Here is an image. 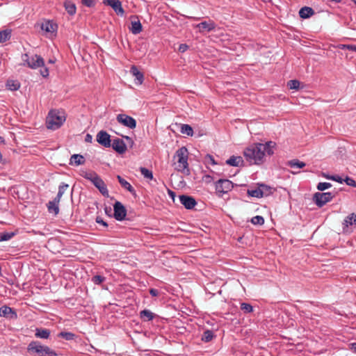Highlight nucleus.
<instances>
[{"instance_id":"1","label":"nucleus","mask_w":356,"mask_h":356,"mask_svg":"<svg viewBox=\"0 0 356 356\" xmlns=\"http://www.w3.org/2000/svg\"><path fill=\"white\" fill-rule=\"evenodd\" d=\"M276 143L268 141L265 143H254L244 149L243 156L250 165H261L266 161L267 156L274 154Z\"/></svg>"},{"instance_id":"2","label":"nucleus","mask_w":356,"mask_h":356,"mask_svg":"<svg viewBox=\"0 0 356 356\" xmlns=\"http://www.w3.org/2000/svg\"><path fill=\"white\" fill-rule=\"evenodd\" d=\"M22 60L24 66H27L31 69L42 67V68L40 70V74L44 78L49 76V70L44 67V59L40 56L37 54L30 56L29 54H24L22 55Z\"/></svg>"},{"instance_id":"3","label":"nucleus","mask_w":356,"mask_h":356,"mask_svg":"<svg viewBox=\"0 0 356 356\" xmlns=\"http://www.w3.org/2000/svg\"><path fill=\"white\" fill-rule=\"evenodd\" d=\"M27 351L33 356H57V353L47 346L42 345L38 341H31Z\"/></svg>"},{"instance_id":"4","label":"nucleus","mask_w":356,"mask_h":356,"mask_svg":"<svg viewBox=\"0 0 356 356\" xmlns=\"http://www.w3.org/2000/svg\"><path fill=\"white\" fill-rule=\"evenodd\" d=\"M66 120L63 111L51 110L47 118V127L51 129L60 128Z\"/></svg>"},{"instance_id":"5","label":"nucleus","mask_w":356,"mask_h":356,"mask_svg":"<svg viewBox=\"0 0 356 356\" xmlns=\"http://www.w3.org/2000/svg\"><path fill=\"white\" fill-rule=\"evenodd\" d=\"M188 152L185 147H181L176 151L174 156V159L176 160L174 163L175 170L181 172H184L186 170L188 171Z\"/></svg>"},{"instance_id":"6","label":"nucleus","mask_w":356,"mask_h":356,"mask_svg":"<svg viewBox=\"0 0 356 356\" xmlns=\"http://www.w3.org/2000/svg\"><path fill=\"white\" fill-rule=\"evenodd\" d=\"M216 193L219 197L231 191L234 188L233 183L229 179H220L215 183Z\"/></svg>"},{"instance_id":"7","label":"nucleus","mask_w":356,"mask_h":356,"mask_svg":"<svg viewBox=\"0 0 356 356\" xmlns=\"http://www.w3.org/2000/svg\"><path fill=\"white\" fill-rule=\"evenodd\" d=\"M337 192L315 193L313 195V201L318 207H322L326 203L330 202L336 195Z\"/></svg>"},{"instance_id":"8","label":"nucleus","mask_w":356,"mask_h":356,"mask_svg":"<svg viewBox=\"0 0 356 356\" xmlns=\"http://www.w3.org/2000/svg\"><path fill=\"white\" fill-rule=\"evenodd\" d=\"M116 120L119 123L129 129H134L136 127V120L126 114H118L116 117Z\"/></svg>"},{"instance_id":"9","label":"nucleus","mask_w":356,"mask_h":356,"mask_svg":"<svg viewBox=\"0 0 356 356\" xmlns=\"http://www.w3.org/2000/svg\"><path fill=\"white\" fill-rule=\"evenodd\" d=\"M114 218L119 221L124 220L127 215V209L120 202H115L113 205Z\"/></svg>"},{"instance_id":"10","label":"nucleus","mask_w":356,"mask_h":356,"mask_svg":"<svg viewBox=\"0 0 356 356\" xmlns=\"http://www.w3.org/2000/svg\"><path fill=\"white\" fill-rule=\"evenodd\" d=\"M103 3L111 6L118 15L122 17L124 15V10L120 0H104Z\"/></svg>"},{"instance_id":"11","label":"nucleus","mask_w":356,"mask_h":356,"mask_svg":"<svg viewBox=\"0 0 356 356\" xmlns=\"http://www.w3.org/2000/svg\"><path fill=\"white\" fill-rule=\"evenodd\" d=\"M97 141L105 147H110L111 140L110 135L105 131H100L97 134Z\"/></svg>"},{"instance_id":"12","label":"nucleus","mask_w":356,"mask_h":356,"mask_svg":"<svg viewBox=\"0 0 356 356\" xmlns=\"http://www.w3.org/2000/svg\"><path fill=\"white\" fill-rule=\"evenodd\" d=\"M92 183L96 188H98L99 192L104 197H108V191L107 189L106 185L99 175H97L94 180H92Z\"/></svg>"},{"instance_id":"13","label":"nucleus","mask_w":356,"mask_h":356,"mask_svg":"<svg viewBox=\"0 0 356 356\" xmlns=\"http://www.w3.org/2000/svg\"><path fill=\"white\" fill-rule=\"evenodd\" d=\"M180 202L184 206L186 209H192L197 204V202L194 197L186 195H181L179 196Z\"/></svg>"},{"instance_id":"14","label":"nucleus","mask_w":356,"mask_h":356,"mask_svg":"<svg viewBox=\"0 0 356 356\" xmlns=\"http://www.w3.org/2000/svg\"><path fill=\"white\" fill-rule=\"evenodd\" d=\"M0 316L9 319H16L17 318V312L6 305L0 307Z\"/></svg>"},{"instance_id":"15","label":"nucleus","mask_w":356,"mask_h":356,"mask_svg":"<svg viewBox=\"0 0 356 356\" xmlns=\"http://www.w3.org/2000/svg\"><path fill=\"white\" fill-rule=\"evenodd\" d=\"M112 148L119 154H123L127 150V145L120 138H115L113 140L111 143Z\"/></svg>"},{"instance_id":"16","label":"nucleus","mask_w":356,"mask_h":356,"mask_svg":"<svg viewBox=\"0 0 356 356\" xmlns=\"http://www.w3.org/2000/svg\"><path fill=\"white\" fill-rule=\"evenodd\" d=\"M131 19H137L136 21H131V26L129 28L130 31L134 34H138L143 31V26L142 24L138 19V16L133 15L131 17Z\"/></svg>"},{"instance_id":"17","label":"nucleus","mask_w":356,"mask_h":356,"mask_svg":"<svg viewBox=\"0 0 356 356\" xmlns=\"http://www.w3.org/2000/svg\"><path fill=\"white\" fill-rule=\"evenodd\" d=\"M197 27L199 28L200 32L205 31L209 32V31H211L215 29L216 24L211 20H209L208 22L204 21V22H202L201 23L198 24L197 25Z\"/></svg>"},{"instance_id":"18","label":"nucleus","mask_w":356,"mask_h":356,"mask_svg":"<svg viewBox=\"0 0 356 356\" xmlns=\"http://www.w3.org/2000/svg\"><path fill=\"white\" fill-rule=\"evenodd\" d=\"M243 163V158L240 156H232L229 159L226 161V164L234 166V167H238L240 165H242Z\"/></svg>"},{"instance_id":"19","label":"nucleus","mask_w":356,"mask_h":356,"mask_svg":"<svg viewBox=\"0 0 356 356\" xmlns=\"http://www.w3.org/2000/svg\"><path fill=\"white\" fill-rule=\"evenodd\" d=\"M56 29L57 25L51 21H46L41 24V29L47 33H54Z\"/></svg>"},{"instance_id":"20","label":"nucleus","mask_w":356,"mask_h":356,"mask_svg":"<svg viewBox=\"0 0 356 356\" xmlns=\"http://www.w3.org/2000/svg\"><path fill=\"white\" fill-rule=\"evenodd\" d=\"M314 10L308 6L302 7L299 11V15L302 19H307L314 15Z\"/></svg>"},{"instance_id":"21","label":"nucleus","mask_w":356,"mask_h":356,"mask_svg":"<svg viewBox=\"0 0 356 356\" xmlns=\"http://www.w3.org/2000/svg\"><path fill=\"white\" fill-rule=\"evenodd\" d=\"M353 225H356V214L354 213H350L344 219L343 222V232H345L346 228H348V226Z\"/></svg>"},{"instance_id":"22","label":"nucleus","mask_w":356,"mask_h":356,"mask_svg":"<svg viewBox=\"0 0 356 356\" xmlns=\"http://www.w3.org/2000/svg\"><path fill=\"white\" fill-rule=\"evenodd\" d=\"M65 10L70 15H75L76 12V7L74 3L70 0H66L63 4Z\"/></svg>"},{"instance_id":"23","label":"nucleus","mask_w":356,"mask_h":356,"mask_svg":"<svg viewBox=\"0 0 356 356\" xmlns=\"http://www.w3.org/2000/svg\"><path fill=\"white\" fill-rule=\"evenodd\" d=\"M117 179L120 184V185L127 189L128 191H129L131 194L136 195V191L133 188V186L124 178H122L121 176L118 175Z\"/></svg>"},{"instance_id":"24","label":"nucleus","mask_w":356,"mask_h":356,"mask_svg":"<svg viewBox=\"0 0 356 356\" xmlns=\"http://www.w3.org/2000/svg\"><path fill=\"white\" fill-rule=\"evenodd\" d=\"M155 316H156V314H154L153 312H152L149 309H144L140 312V318L143 321H152L155 318Z\"/></svg>"},{"instance_id":"25","label":"nucleus","mask_w":356,"mask_h":356,"mask_svg":"<svg viewBox=\"0 0 356 356\" xmlns=\"http://www.w3.org/2000/svg\"><path fill=\"white\" fill-rule=\"evenodd\" d=\"M86 160L81 154H73L70 160V165H80L84 164Z\"/></svg>"},{"instance_id":"26","label":"nucleus","mask_w":356,"mask_h":356,"mask_svg":"<svg viewBox=\"0 0 356 356\" xmlns=\"http://www.w3.org/2000/svg\"><path fill=\"white\" fill-rule=\"evenodd\" d=\"M130 72L136 77V79L138 81V84H141L143 82V74L138 70L136 66L133 65L131 67Z\"/></svg>"},{"instance_id":"27","label":"nucleus","mask_w":356,"mask_h":356,"mask_svg":"<svg viewBox=\"0 0 356 356\" xmlns=\"http://www.w3.org/2000/svg\"><path fill=\"white\" fill-rule=\"evenodd\" d=\"M35 336L37 338L47 339L50 336V331L44 328H36Z\"/></svg>"},{"instance_id":"28","label":"nucleus","mask_w":356,"mask_h":356,"mask_svg":"<svg viewBox=\"0 0 356 356\" xmlns=\"http://www.w3.org/2000/svg\"><path fill=\"white\" fill-rule=\"evenodd\" d=\"M69 188V185L67 184L61 183L58 187V192L57 195L55 197V202H60V199L67 189Z\"/></svg>"},{"instance_id":"29","label":"nucleus","mask_w":356,"mask_h":356,"mask_svg":"<svg viewBox=\"0 0 356 356\" xmlns=\"http://www.w3.org/2000/svg\"><path fill=\"white\" fill-rule=\"evenodd\" d=\"M80 175L85 179L90 180L92 182V180H94L95 178L98 175L94 171H88L81 170L80 171Z\"/></svg>"},{"instance_id":"30","label":"nucleus","mask_w":356,"mask_h":356,"mask_svg":"<svg viewBox=\"0 0 356 356\" xmlns=\"http://www.w3.org/2000/svg\"><path fill=\"white\" fill-rule=\"evenodd\" d=\"M11 29H5L0 31V43L5 42L9 40L11 38Z\"/></svg>"},{"instance_id":"31","label":"nucleus","mask_w":356,"mask_h":356,"mask_svg":"<svg viewBox=\"0 0 356 356\" xmlns=\"http://www.w3.org/2000/svg\"><path fill=\"white\" fill-rule=\"evenodd\" d=\"M6 87L10 90L16 91L20 88V83L17 80H8Z\"/></svg>"},{"instance_id":"32","label":"nucleus","mask_w":356,"mask_h":356,"mask_svg":"<svg viewBox=\"0 0 356 356\" xmlns=\"http://www.w3.org/2000/svg\"><path fill=\"white\" fill-rule=\"evenodd\" d=\"M59 202H55V198L52 201H49L47 204L48 211L51 213L54 211L55 215H57L59 212L58 208Z\"/></svg>"},{"instance_id":"33","label":"nucleus","mask_w":356,"mask_h":356,"mask_svg":"<svg viewBox=\"0 0 356 356\" xmlns=\"http://www.w3.org/2000/svg\"><path fill=\"white\" fill-rule=\"evenodd\" d=\"M58 337L64 339L67 341H72L76 339L77 336L70 332H60L58 333Z\"/></svg>"},{"instance_id":"34","label":"nucleus","mask_w":356,"mask_h":356,"mask_svg":"<svg viewBox=\"0 0 356 356\" xmlns=\"http://www.w3.org/2000/svg\"><path fill=\"white\" fill-rule=\"evenodd\" d=\"M288 165L292 168H302L306 165V164L298 159H293L288 161Z\"/></svg>"},{"instance_id":"35","label":"nucleus","mask_w":356,"mask_h":356,"mask_svg":"<svg viewBox=\"0 0 356 356\" xmlns=\"http://www.w3.org/2000/svg\"><path fill=\"white\" fill-rule=\"evenodd\" d=\"M247 193L250 197H257V198L262 197V191L259 188V186L257 188H256L254 189H248L247 191Z\"/></svg>"},{"instance_id":"36","label":"nucleus","mask_w":356,"mask_h":356,"mask_svg":"<svg viewBox=\"0 0 356 356\" xmlns=\"http://www.w3.org/2000/svg\"><path fill=\"white\" fill-rule=\"evenodd\" d=\"M259 188L262 191V197L264 196H268L273 193V188L264 184H259Z\"/></svg>"},{"instance_id":"37","label":"nucleus","mask_w":356,"mask_h":356,"mask_svg":"<svg viewBox=\"0 0 356 356\" xmlns=\"http://www.w3.org/2000/svg\"><path fill=\"white\" fill-rule=\"evenodd\" d=\"M180 131L181 134L187 136H193V128L190 125L186 124H181Z\"/></svg>"},{"instance_id":"38","label":"nucleus","mask_w":356,"mask_h":356,"mask_svg":"<svg viewBox=\"0 0 356 356\" xmlns=\"http://www.w3.org/2000/svg\"><path fill=\"white\" fill-rule=\"evenodd\" d=\"M213 338V333L211 330H207L202 336V340L204 342H209Z\"/></svg>"},{"instance_id":"39","label":"nucleus","mask_w":356,"mask_h":356,"mask_svg":"<svg viewBox=\"0 0 356 356\" xmlns=\"http://www.w3.org/2000/svg\"><path fill=\"white\" fill-rule=\"evenodd\" d=\"M240 307L245 314H249L253 312V307L249 303L242 302Z\"/></svg>"},{"instance_id":"40","label":"nucleus","mask_w":356,"mask_h":356,"mask_svg":"<svg viewBox=\"0 0 356 356\" xmlns=\"http://www.w3.org/2000/svg\"><path fill=\"white\" fill-rule=\"evenodd\" d=\"M140 171L144 177H145L147 179H153L152 172L151 170H148L147 168L141 167L140 168Z\"/></svg>"},{"instance_id":"41","label":"nucleus","mask_w":356,"mask_h":356,"mask_svg":"<svg viewBox=\"0 0 356 356\" xmlns=\"http://www.w3.org/2000/svg\"><path fill=\"white\" fill-rule=\"evenodd\" d=\"M251 222L255 225H262L264 223V218L261 216H256L251 219Z\"/></svg>"},{"instance_id":"42","label":"nucleus","mask_w":356,"mask_h":356,"mask_svg":"<svg viewBox=\"0 0 356 356\" xmlns=\"http://www.w3.org/2000/svg\"><path fill=\"white\" fill-rule=\"evenodd\" d=\"M300 81L298 80H290L288 83L287 86L292 90H298L300 87Z\"/></svg>"},{"instance_id":"43","label":"nucleus","mask_w":356,"mask_h":356,"mask_svg":"<svg viewBox=\"0 0 356 356\" xmlns=\"http://www.w3.org/2000/svg\"><path fill=\"white\" fill-rule=\"evenodd\" d=\"M106 280V277L102 276V275H95L92 278V281L95 284L100 285L102 283H103Z\"/></svg>"},{"instance_id":"44","label":"nucleus","mask_w":356,"mask_h":356,"mask_svg":"<svg viewBox=\"0 0 356 356\" xmlns=\"http://www.w3.org/2000/svg\"><path fill=\"white\" fill-rule=\"evenodd\" d=\"M15 234H14L13 232L0 233V241H4L10 240V238H13V236Z\"/></svg>"},{"instance_id":"45","label":"nucleus","mask_w":356,"mask_h":356,"mask_svg":"<svg viewBox=\"0 0 356 356\" xmlns=\"http://www.w3.org/2000/svg\"><path fill=\"white\" fill-rule=\"evenodd\" d=\"M332 186V184L328 182H320L318 184L316 188L320 191H323L326 189L330 188Z\"/></svg>"},{"instance_id":"46","label":"nucleus","mask_w":356,"mask_h":356,"mask_svg":"<svg viewBox=\"0 0 356 356\" xmlns=\"http://www.w3.org/2000/svg\"><path fill=\"white\" fill-rule=\"evenodd\" d=\"M204 163L206 164H208V165H216L217 163L216 162L214 158L213 157V156L210 155V154H207L204 157Z\"/></svg>"},{"instance_id":"47","label":"nucleus","mask_w":356,"mask_h":356,"mask_svg":"<svg viewBox=\"0 0 356 356\" xmlns=\"http://www.w3.org/2000/svg\"><path fill=\"white\" fill-rule=\"evenodd\" d=\"M325 177H326L328 179L336 181L341 184L343 183V179L338 175H332V176L325 175Z\"/></svg>"},{"instance_id":"48","label":"nucleus","mask_w":356,"mask_h":356,"mask_svg":"<svg viewBox=\"0 0 356 356\" xmlns=\"http://www.w3.org/2000/svg\"><path fill=\"white\" fill-rule=\"evenodd\" d=\"M343 181H345L348 186L356 187V181L353 178L346 177Z\"/></svg>"},{"instance_id":"49","label":"nucleus","mask_w":356,"mask_h":356,"mask_svg":"<svg viewBox=\"0 0 356 356\" xmlns=\"http://www.w3.org/2000/svg\"><path fill=\"white\" fill-rule=\"evenodd\" d=\"M81 3L89 8L93 7L95 5L94 0H81Z\"/></svg>"},{"instance_id":"50","label":"nucleus","mask_w":356,"mask_h":356,"mask_svg":"<svg viewBox=\"0 0 356 356\" xmlns=\"http://www.w3.org/2000/svg\"><path fill=\"white\" fill-rule=\"evenodd\" d=\"M188 49V46L186 44H181L179 47V51L181 53H184Z\"/></svg>"},{"instance_id":"51","label":"nucleus","mask_w":356,"mask_h":356,"mask_svg":"<svg viewBox=\"0 0 356 356\" xmlns=\"http://www.w3.org/2000/svg\"><path fill=\"white\" fill-rule=\"evenodd\" d=\"M149 293L153 297H156L159 295V291L156 289H150Z\"/></svg>"},{"instance_id":"52","label":"nucleus","mask_w":356,"mask_h":356,"mask_svg":"<svg viewBox=\"0 0 356 356\" xmlns=\"http://www.w3.org/2000/svg\"><path fill=\"white\" fill-rule=\"evenodd\" d=\"M96 222L98 224H101V225H104V227L108 226V224L105 221H104V220L102 218H101L100 217L96 218Z\"/></svg>"},{"instance_id":"53","label":"nucleus","mask_w":356,"mask_h":356,"mask_svg":"<svg viewBox=\"0 0 356 356\" xmlns=\"http://www.w3.org/2000/svg\"><path fill=\"white\" fill-rule=\"evenodd\" d=\"M349 346H350V349L354 352L355 353H356V342H354V343H351L349 344Z\"/></svg>"},{"instance_id":"54","label":"nucleus","mask_w":356,"mask_h":356,"mask_svg":"<svg viewBox=\"0 0 356 356\" xmlns=\"http://www.w3.org/2000/svg\"><path fill=\"white\" fill-rule=\"evenodd\" d=\"M92 140V136L90 134H87L86 137H85V141L86 143H91Z\"/></svg>"},{"instance_id":"55","label":"nucleus","mask_w":356,"mask_h":356,"mask_svg":"<svg viewBox=\"0 0 356 356\" xmlns=\"http://www.w3.org/2000/svg\"><path fill=\"white\" fill-rule=\"evenodd\" d=\"M123 137L128 141V143L132 147L133 145L134 144V140H132V138L131 137H129V136H123Z\"/></svg>"},{"instance_id":"56","label":"nucleus","mask_w":356,"mask_h":356,"mask_svg":"<svg viewBox=\"0 0 356 356\" xmlns=\"http://www.w3.org/2000/svg\"><path fill=\"white\" fill-rule=\"evenodd\" d=\"M348 49L356 51V45H348Z\"/></svg>"},{"instance_id":"57","label":"nucleus","mask_w":356,"mask_h":356,"mask_svg":"<svg viewBox=\"0 0 356 356\" xmlns=\"http://www.w3.org/2000/svg\"><path fill=\"white\" fill-rule=\"evenodd\" d=\"M0 144H5V139L2 136H0Z\"/></svg>"},{"instance_id":"58","label":"nucleus","mask_w":356,"mask_h":356,"mask_svg":"<svg viewBox=\"0 0 356 356\" xmlns=\"http://www.w3.org/2000/svg\"><path fill=\"white\" fill-rule=\"evenodd\" d=\"M169 195H171V196H174L175 195V193L172 191H169Z\"/></svg>"},{"instance_id":"59","label":"nucleus","mask_w":356,"mask_h":356,"mask_svg":"<svg viewBox=\"0 0 356 356\" xmlns=\"http://www.w3.org/2000/svg\"><path fill=\"white\" fill-rule=\"evenodd\" d=\"M331 1H334L335 3H340L342 0H330Z\"/></svg>"},{"instance_id":"60","label":"nucleus","mask_w":356,"mask_h":356,"mask_svg":"<svg viewBox=\"0 0 356 356\" xmlns=\"http://www.w3.org/2000/svg\"><path fill=\"white\" fill-rule=\"evenodd\" d=\"M49 63H54V61H53L52 60H49Z\"/></svg>"},{"instance_id":"61","label":"nucleus","mask_w":356,"mask_h":356,"mask_svg":"<svg viewBox=\"0 0 356 356\" xmlns=\"http://www.w3.org/2000/svg\"><path fill=\"white\" fill-rule=\"evenodd\" d=\"M356 4V0H352Z\"/></svg>"}]
</instances>
